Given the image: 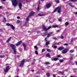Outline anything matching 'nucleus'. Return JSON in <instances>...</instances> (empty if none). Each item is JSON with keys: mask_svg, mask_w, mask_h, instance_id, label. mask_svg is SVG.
<instances>
[{"mask_svg": "<svg viewBox=\"0 0 77 77\" xmlns=\"http://www.w3.org/2000/svg\"><path fill=\"white\" fill-rule=\"evenodd\" d=\"M10 45L12 49L13 50L14 54H16L17 51H16V49H15V45L12 44H10Z\"/></svg>", "mask_w": 77, "mask_h": 77, "instance_id": "nucleus-1", "label": "nucleus"}, {"mask_svg": "<svg viewBox=\"0 0 77 77\" xmlns=\"http://www.w3.org/2000/svg\"><path fill=\"white\" fill-rule=\"evenodd\" d=\"M12 5L16 6L18 5V2L17 0H11Z\"/></svg>", "mask_w": 77, "mask_h": 77, "instance_id": "nucleus-2", "label": "nucleus"}, {"mask_svg": "<svg viewBox=\"0 0 77 77\" xmlns=\"http://www.w3.org/2000/svg\"><path fill=\"white\" fill-rule=\"evenodd\" d=\"M6 66H7V67H6V69H4V71L5 72H8L9 71L10 68H9L10 64H7L6 65Z\"/></svg>", "mask_w": 77, "mask_h": 77, "instance_id": "nucleus-3", "label": "nucleus"}, {"mask_svg": "<svg viewBox=\"0 0 77 77\" xmlns=\"http://www.w3.org/2000/svg\"><path fill=\"white\" fill-rule=\"evenodd\" d=\"M57 11L58 13H60L61 12V7H58L57 8Z\"/></svg>", "mask_w": 77, "mask_h": 77, "instance_id": "nucleus-4", "label": "nucleus"}, {"mask_svg": "<svg viewBox=\"0 0 77 77\" xmlns=\"http://www.w3.org/2000/svg\"><path fill=\"white\" fill-rule=\"evenodd\" d=\"M68 50H69L68 48H65L64 50H63L62 53L63 54H65V53H66V52H68Z\"/></svg>", "mask_w": 77, "mask_h": 77, "instance_id": "nucleus-5", "label": "nucleus"}, {"mask_svg": "<svg viewBox=\"0 0 77 77\" xmlns=\"http://www.w3.org/2000/svg\"><path fill=\"white\" fill-rule=\"evenodd\" d=\"M25 60H23L22 61H21L20 63V67H23V65H24V62Z\"/></svg>", "mask_w": 77, "mask_h": 77, "instance_id": "nucleus-6", "label": "nucleus"}, {"mask_svg": "<svg viewBox=\"0 0 77 77\" xmlns=\"http://www.w3.org/2000/svg\"><path fill=\"white\" fill-rule=\"evenodd\" d=\"M23 45V46L24 47V50H26V47L27 46L26 45V44L24 43H23L22 44Z\"/></svg>", "mask_w": 77, "mask_h": 77, "instance_id": "nucleus-7", "label": "nucleus"}, {"mask_svg": "<svg viewBox=\"0 0 77 77\" xmlns=\"http://www.w3.org/2000/svg\"><path fill=\"white\" fill-rule=\"evenodd\" d=\"M50 6H51V4H50V3H48L46 5V7L48 9L50 7Z\"/></svg>", "mask_w": 77, "mask_h": 77, "instance_id": "nucleus-8", "label": "nucleus"}, {"mask_svg": "<svg viewBox=\"0 0 77 77\" xmlns=\"http://www.w3.org/2000/svg\"><path fill=\"white\" fill-rule=\"evenodd\" d=\"M59 50H60V51H61V50H62L64 49V47H60L59 48H57Z\"/></svg>", "mask_w": 77, "mask_h": 77, "instance_id": "nucleus-9", "label": "nucleus"}, {"mask_svg": "<svg viewBox=\"0 0 77 77\" xmlns=\"http://www.w3.org/2000/svg\"><path fill=\"white\" fill-rule=\"evenodd\" d=\"M42 27L44 30H45V31H47V27H46L45 26H42Z\"/></svg>", "mask_w": 77, "mask_h": 77, "instance_id": "nucleus-10", "label": "nucleus"}, {"mask_svg": "<svg viewBox=\"0 0 77 77\" xmlns=\"http://www.w3.org/2000/svg\"><path fill=\"white\" fill-rule=\"evenodd\" d=\"M34 14H35V13L33 11H31L30 13V14H29V16L30 17H31V16H32V15H34Z\"/></svg>", "mask_w": 77, "mask_h": 77, "instance_id": "nucleus-11", "label": "nucleus"}, {"mask_svg": "<svg viewBox=\"0 0 77 77\" xmlns=\"http://www.w3.org/2000/svg\"><path fill=\"white\" fill-rule=\"evenodd\" d=\"M19 8L21 9V8H22V4L21 3H20L19 4Z\"/></svg>", "mask_w": 77, "mask_h": 77, "instance_id": "nucleus-12", "label": "nucleus"}, {"mask_svg": "<svg viewBox=\"0 0 77 77\" xmlns=\"http://www.w3.org/2000/svg\"><path fill=\"white\" fill-rule=\"evenodd\" d=\"M52 34L53 33H52V32H50L48 34L47 37L48 38H49V37H50V35H51V34Z\"/></svg>", "mask_w": 77, "mask_h": 77, "instance_id": "nucleus-13", "label": "nucleus"}, {"mask_svg": "<svg viewBox=\"0 0 77 77\" xmlns=\"http://www.w3.org/2000/svg\"><path fill=\"white\" fill-rule=\"evenodd\" d=\"M52 28H56L57 27H59V26L57 25H53L52 26Z\"/></svg>", "mask_w": 77, "mask_h": 77, "instance_id": "nucleus-14", "label": "nucleus"}, {"mask_svg": "<svg viewBox=\"0 0 77 77\" xmlns=\"http://www.w3.org/2000/svg\"><path fill=\"white\" fill-rule=\"evenodd\" d=\"M12 39V37H11L9 38L8 39V40L6 42L7 43H8L11 41V39Z\"/></svg>", "mask_w": 77, "mask_h": 77, "instance_id": "nucleus-15", "label": "nucleus"}, {"mask_svg": "<svg viewBox=\"0 0 77 77\" xmlns=\"http://www.w3.org/2000/svg\"><path fill=\"white\" fill-rule=\"evenodd\" d=\"M21 42H22L21 41H20V42H18L15 45L16 46H18V45H20V44L21 43Z\"/></svg>", "mask_w": 77, "mask_h": 77, "instance_id": "nucleus-16", "label": "nucleus"}, {"mask_svg": "<svg viewBox=\"0 0 77 77\" xmlns=\"http://www.w3.org/2000/svg\"><path fill=\"white\" fill-rule=\"evenodd\" d=\"M29 17H30V16L29 15L27 17L26 19V20L27 21H29Z\"/></svg>", "mask_w": 77, "mask_h": 77, "instance_id": "nucleus-17", "label": "nucleus"}, {"mask_svg": "<svg viewBox=\"0 0 77 77\" xmlns=\"http://www.w3.org/2000/svg\"><path fill=\"white\" fill-rule=\"evenodd\" d=\"M68 5H69V6H70L71 7H72V8H73V7H74V6L72 5V4H71V3H69L68 4Z\"/></svg>", "mask_w": 77, "mask_h": 77, "instance_id": "nucleus-18", "label": "nucleus"}, {"mask_svg": "<svg viewBox=\"0 0 77 77\" xmlns=\"http://www.w3.org/2000/svg\"><path fill=\"white\" fill-rule=\"evenodd\" d=\"M74 55H72L71 57H70L69 58V59L70 60H72L73 59V57H74Z\"/></svg>", "mask_w": 77, "mask_h": 77, "instance_id": "nucleus-19", "label": "nucleus"}, {"mask_svg": "<svg viewBox=\"0 0 77 77\" xmlns=\"http://www.w3.org/2000/svg\"><path fill=\"white\" fill-rule=\"evenodd\" d=\"M69 2H77V0H69Z\"/></svg>", "mask_w": 77, "mask_h": 77, "instance_id": "nucleus-20", "label": "nucleus"}, {"mask_svg": "<svg viewBox=\"0 0 77 77\" xmlns=\"http://www.w3.org/2000/svg\"><path fill=\"white\" fill-rule=\"evenodd\" d=\"M11 26L13 30H15V27L12 25H11Z\"/></svg>", "mask_w": 77, "mask_h": 77, "instance_id": "nucleus-21", "label": "nucleus"}, {"mask_svg": "<svg viewBox=\"0 0 77 77\" xmlns=\"http://www.w3.org/2000/svg\"><path fill=\"white\" fill-rule=\"evenodd\" d=\"M65 26H67L69 25V23L67 22H66L65 23Z\"/></svg>", "mask_w": 77, "mask_h": 77, "instance_id": "nucleus-22", "label": "nucleus"}, {"mask_svg": "<svg viewBox=\"0 0 77 77\" xmlns=\"http://www.w3.org/2000/svg\"><path fill=\"white\" fill-rule=\"evenodd\" d=\"M54 44H53V45H52V47H53V48H57V46H54Z\"/></svg>", "mask_w": 77, "mask_h": 77, "instance_id": "nucleus-23", "label": "nucleus"}, {"mask_svg": "<svg viewBox=\"0 0 77 77\" xmlns=\"http://www.w3.org/2000/svg\"><path fill=\"white\" fill-rule=\"evenodd\" d=\"M38 16H40V17H42L43 16H44L45 15L44 14H38Z\"/></svg>", "mask_w": 77, "mask_h": 77, "instance_id": "nucleus-24", "label": "nucleus"}, {"mask_svg": "<svg viewBox=\"0 0 77 77\" xmlns=\"http://www.w3.org/2000/svg\"><path fill=\"white\" fill-rule=\"evenodd\" d=\"M59 60V58H55L54 59V61H56V60Z\"/></svg>", "mask_w": 77, "mask_h": 77, "instance_id": "nucleus-25", "label": "nucleus"}, {"mask_svg": "<svg viewBox=\"0 0 77 77\" xmlns=\"http://www.w3.org/2000/svg\"><path fill=\"white\" fill-rule=\"evenodd\" d=\"M50 44V42H49L48 41L46 43V45H48V44Z\"/></svg>", "mask_w": 77, "mask_h": 77, "instance_id": "nucleus-26", "label": "nucleus"}, {"mask_svg": "<svg viewBox=\"0 0 77 77\" xmlns=\"http://www.w3.org/2000/svg\"><path fill=\"white\" fill-rule=\"evenodd\" d=\"M63 60H59L60 62L61 63H62V62H63Z\"/></svg>", "mask_w": 77, "mask_h": 77, "instance_id": "nucleus-27", "label": "nucleus"}, {"mask_svg": "<svg viewBox=\"0 0 77 77\" xmlns=\"http://www.w3.org/2000/svg\"><path fill=\"white\" fill-rule=\"evenodd\" d=\"M46 56L47 57H50V54H47L46 55Z\"/></svg>", "mask_w": 77, "mask_h": 77, "instance_id": "nucleus-28", "label": "nucleus"}, {"mask_svg": "<svg viewBox=\"0 0 77 77\" xmlns=\"http://www.w3.org/2000/svg\"><path fill=\"white\" fill-rule=\"evenodd\" d=\"M46 75L47 77H49L50 76V74L49 73H46Z\"/></svg>", "mask_w": 77, "mask_h": 77, "instance_id": "nucleus-29", "label": "nucleus"}, {"mask_svg": "<svg viewBox=\"0 0 77 77\" xmlns=\"http://www.w3.org/2000/svg\"><path fill=\"white\" fill-rule=\"evenodd\" d=\"M3 57H5L4 55L0 56V58H3Z\"/></svg>", "mask_w": 77, "mask_h": 77, "instance_id": "nucleus-30", "label": "nucleus"}, {"mask_svg": "<svg viewBox=\"0 0 77 77\" xmlns=\"http://www.w3.org/2000/svg\"><path fill=\"white\" fill-rule=\"evenodd\" d=\"M6 25H7V26H11V24H10V23H6Z\"/></svg>", "mask_w": 77, "mask_h": 77, "instance_id": "nucleus-31", "label": "nucleus"}, {"mask_svg": "<svg viewBox=\"0 0 77 77\" xmlns=\"http://www.w3.org/2000/svg\"><path fill=\"white\" fill-rule=\"evenodd\" d=\"M45 63L46 64V65H49V64H50V63L48 62H46Z\"/></svg>", "mask_w": 77, "mask_h": 77, "instance_id": "nucleus-32", "label": "nucleus"}, {"mask_svg": "<svg viewBox=\"0 0 77 77\" xmlns=\"http://www.w3.org/2000/svg\"><path fill=\"white\" fill-rule=\"evenodd\" d=\"M74 51L73 50H71L69 52L70 53H73V52H74Z\"/></svg>", "mask_w": 77, "mask_h": 77, "instance_id": "nucleus-33", "label": "nucleus"}, {"mask_svg": "<svg viewBox=\"0 0 77 77\" xmlns=\"http://www.w3.org/2000/svg\"><path fill=\"white\" fill-rule=\"evenodd\" d=\"M51 26H49L48 28H47V30H49V29H51Z\"/></svg>", "mask_w": 77, "mask_h": 77, "instance_id": "nucleus-34", "label": "nucleus"}, {"mask_svg": "<svg viewBox=\"0 0 77 77\" xmlns=\"http://www.w3.org/2000/svg\"><path fill=\"white\" fill-rule=\"evenodd\" d=\"M47 51H48V52L51 51V50H50V49H49L47 48Z\"/></svg>", "mask_w": 77, "mask_h": 77, "instance_id": "nucleus-35", "label": "nucleus"}, {"mask_svg": "<svg viewBox=\"0 0 77 77\" xmlns=\"http://www.w3.org/2000/svg\"><path fill=\"white\" fill-rule=\"evenodd\" d=\"M60 38V39H63L64 38V37H63V36L61 35Z\"/></svg>", "mask_w": 77, "mask_h": 77, "instance_id": "nucleus-36", "label": "nucleus"}, {"mask_svg": "<svg viewBox=\"0 0 77 77\" xmlns=\"http://www.w3.org/2000/svg\"><path fill=\"white\" fill-rule=\"evenodd\" d=\"M34 48H35L36 50H37L38 49V47L36 46H34Z\"/></svg>", "mask_w": 77, "mask_h": 77, "instance_id": "nucleus-37", "label": "nucleus"}, {"mask_svg": "<svg viewBox=\"0 0 77 77\" xmlns=\"http://www.w3.org/2000/svg\"><path fill=\"white\" fill-rule=\"evenodd\" d=\"M56 11H57V8H56L55 9L54 11H53V12H56Z\"/></svg>", "mask_w": 77, "mask_h": 77, "instance_id": "nucleus-38", "label": "nucleus"}, {"mask_svg": "<svg viewBox=\"0 0 77 77\" xmlns=\"http://www.w3.org/2000/svg\"><path fill=\"white\" fill-rule=\"evenodd\" d=\"M36 54H38V51H36L35 52Z\"/></svg>", "mask_w": 77, "mask_h": 77, "instance_id": "nucleus-39", "label": "nucleus"}, {"mask_svg": "<svg viewBox=\"0 0 77 77\" xmlns=\"http://www.w3.org/2000/svg\"><path fill=\"white\" fill-rule=\"evenodd\" d=\"M58 21H60V22H61V21H62V20H61V19L60 18H59L58 19Z\"/></svg>", "mask_w": 77, "mask_h": 77, "instance_id": "nucleus-40", "label": "nucleus"}, {"mask_svg": "<svg viewBox=\"0 0 77 77\" xmlns=\"http://www.w3.org/2000/svg\"><path fill=\"white\" fill-rule=\"evenodd\" d=\"M60 73L61 74H63L64 73V72H60Z\"/></svg>", "mask_w": 77, "mask_h": 77, "instance_id": "nucleus-41", "label": "nucleus"}, {"mask_svg": "<svg viewBox=\"0 0 77 77\" xmlns=\"http://www.w3.org/2000/svg\"><path fill=\"white\" fill-rule=\"evenodd\" d=\"M56 2L57 3H59V0H57L56 1Z\"/></svg>", "mask_w": 77, "mask_h": 77, "instance_id": "nucleus-42", "label": "nucleus"}, {"mask_svg": "<svg viewBox=\"0 0 77 77\" xmlns=\"http://www.w3.org/2000/svg\"><path fill=\"white\" fill-rule=\"evenodd\" d=\"M39 5H38V8H37V10L38 11V10H39Z\"/></svg>", "mask_w": 77, "mask_h": 77, "instance_id": "nucleus-43", "label": "nucleus"}, {"mask_svg": "<svg viewBox=\"0 0 77 77\" xmlns=\"http://www.w3.org/2000/svg\"><path fill=\"white\" fill-rule=\"evenodd\" d=\"M45 50L44 49H43L42 50V52H43L45 51Z\"/></svg>", "mask_w": 77, "mask_h": 77, "instance_id": "nucleus-44", "label": "nucleus"}, {"mask_svg": "<svg viewBox=\"0 0 77 77\" xmlns=\"http://www.w3.org/2000/svg\"><path fill=\"white\" fill-rule=\"evenodd\" d=\"M17 23H20V20H18L17 21Z\"/></svg>", "mask_w": 77, "mask_h": 77, "instance_id": "nucleus-45", "label": "nucleus"}, {"mask_svg": "<svg viewBox=\"0 0 77 77\" xmlns=\"http://www.w3.org/2000/svg\"><path fill=\"white\" fill-rule=\"evenodd\" d=\"M52 38L53 39H54L55 40H56V39H57V38H56V37H54V38Z\"/></svg>", "mask_w": 77, "mask_h": 77, "instance_id": "nucleus-46", "label": "nucleus"}, {"mask_svg": "<svg viewBox=\"0 0 77 77\" xmlns=\"http://www.w3.org/2000/svg\"><path fill=\"white\" fill-rule=\"evenodd\" d=\"M59 43H56L55 44V45H58V44H59Z\"/></svg>", "mask_w": 77, "mask_h": 77, "instance_id": "nucleus-47", "label": "nucleus"}, {"mask_svg": "<svg viewBox=\"0 0 77 77\" xmlns=\"http://www.w3.org/2000/svg\"><path fill=\"white\" fill-rule=\"evenodd\" d=\"M28 23H27V22L25 23L24 26H26V24H28Z\"/></svg>", "mask_w": 77, "mask_h": 77, "instance_id": "nucleus-48", "label": "nucleus"}, {"mask_svg": "<svg viewBox=\"0 0 77 77\" xmlns=\"http://www.w3.org/2000/svg\"><path fill=\"white\" fill-rule=\"evenodd\" d=\"M72 41H73V39L72 38L71 42V43H72Z\"/></svg>", "mask_w": 77, "mask_h": 77, "instance_id": "nucleus-49", "label": "nucleus"}, {"mask_svg": "<svg viewBox=\"0 0 77 77\" xmlns=\"http://www.w3.org/2000/svg\"><path fill=\"white\" fill-rule=\"evenodd\" d=\"M64 45H67V46H68V45L67 44L65 43V44H64Z\"/></svg>", "mask_w": 77, "mask_h": 77, "instance_id": "nucleus-50", "label": "nucleus"}, {"mask_svg": "<svg viewBox=\"0 0 77 77\" xmlns=\"http://www.w3.org/2000/svg\"><path fill=\"white\" fill-rule=\"evenodd\" d=\"M4 21H5V22L6 21V19L5 18H4Z\"/></svg>", "mask_w": 77, "mask_h": 77, "instance_id": "nucleus-51", "label": "nucleus"}, {"mask_svg": "<svg viewBox=\"0 0 77 77\" xmlns=\"http://www.w3.org/2000/svg\"><path fill=\"white\" fill-rule=\"evenodd\" d=\"M60 57V55L57 56V57H58V58H59V57Z\"/></svg>", "mask_w": 77, "mask_h": 77, "instance_id": "nucleus-52", "label": "nucleus"}, {"mask_svg": "<svg viewBox=\"0 0 77 77\" xmlns=\"http://www.w3.org/2000/svg\"><path fill=\"white\" fill-rule=\"evenodd\" d=\"M37 33H40V31H37Z\"/></svg>", "mask_w": 77, "mask_h": 77, "instance_id": "nucleus-53", "label": "nucleus"}, {"mask_svg": "<svg viewBox=\"0 0 77 77\" xmlns=\"http://www.w3.org/2000/svg\"><path fill=\"white\" fill-rule=\"evenodd\" d=\"M45 40L46 42H47V38H45Z\"/></svg>", "mask_w": 77, "mask_h": 77, "instance_id": "nucleus-54", "label": "nucleus"}, {"mask_svg": "<svg viewBox=\"0 0 77 77\" xmlns=\"http://www.w3.org/2000/svg\"><path fill=\"white\" fill-rule=\"evenodd\" d=\"M17 18V19H20V17L19 16H18Z\"/></svg>", "mask_w": 77, "mask_h": 77, "instance_id": "nucleus-55", "label": "nucleus"}, {"mask_svg": "<svg viewBox=\"0 0 77 77\" xmlns=\"http://www.w3.org/2000/svg\"><path fill=\"white\" fill-rule=\"evenodd\" d=\"M1 1H2V2H5L6 1V0H1Z\"/></svg>", "mask_w": 77, "mask_h": 77, "instance_id": "nucleus-56", "label": "nucleus"}, {"mask_svg": "<svg viewBox=\"0 0 77 77\" xmlns=\"http://www.w3.org/2000/svg\"><path fill=\"white\" fill-rule=\"evenodd\" d=\"M56 32H59V30H57Z\"/></svg>", "mask_w": 77, "mask_h": 77, "instance_id": "nucleus-57", "label": "nucleus"}, {"mask_svg": "<svg viewBox=\"0 0 77 77\" xmlns=\"http://www.w3.org/2000/svg\"><path fill=\"white\" fill-rule=\"evenodd\" d=\"M75 15H76V14H77V12H75Z\"/></svg>", "mask_w": 77, "mask_h": 77, "instance_id": "nucleus-58", "label": "nucleus"}, {"mask_svg": "<svg viewBox=\"0 0 77 77\" xmlns=\"http://www.w3.org/2000/svg\"><path fill=\"white\" fill-rule=\"evenodd\" d=\"M75 63H76V65H77V61L75 62Z\"/></svg>", "mask_w": 77, "mask_h": 77, "instance_id": "nucleus-59", "label": "nucleus"}, {"mask_svg": "<svg viewBox=\"0 0 77 77\" xmlns=\"http://www.w3.org/2000/svg\"><path fill=\"white\" fill-rule=\"evenodd\" d=\"M44 35L45 36H46V34H44Z\"/></svg>", "mask_w": 77, "mask_h": 77, "instance_id": "nucleus-60", "label": "nucleus"}, {"mask_svg": "<svg viewBox=\"0 0 77 77\" xmlns=\"http://www.w3.org/2000/svg\"><path fill=\"white\" fill-rule=\"evenodd\" d=\"M2 8V6H0V9H1Z\"/></svg>", "mask_w": 77, "mask_h": 77, "instance_id": "nucleus-61", "label": "nucleus"}, {"mask_svg": "<svg viewBox=\"0 0 77 77\" xmlns=\"http://www.w3.org/2000/svg\"><path fill=\"white\" fill-rule=\"evenodd\" d=\"M32 72H34V70H32Z\"/></svg>", "mask_w": 77, "mask_h": 77, "instance_id": "nucleus-62", "label": "nucleus"}, {"mask_svg": "<svg viewBox=\"0 0 77 77\" xmlns=\"http://www.w3.org/2000/svg\"><path fill=\"white\" fill-rule=\"evenodd\" d=\"M71 77H74V76H71Z\"/></svg>", "mask_w": 77, "mask_h": 77, "instance_id": "nucleus-63", "label": "nucleus"}, {"mask_svg": "<svg viewBox=\"0 0 77 77\" xmlns=\"http://www.w3.org/2000/svg\"><path fill=\"white\" fill-rule=\"evenodd\" d=\"M16 77H19L18 76H17Z\"/></svg>", "mask_w": 77, "mask_h": 77, "instance_id": "nucleus-64", "label": "nucleus"}]
</instances>
